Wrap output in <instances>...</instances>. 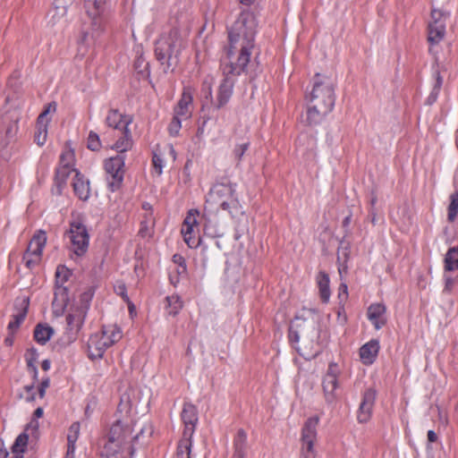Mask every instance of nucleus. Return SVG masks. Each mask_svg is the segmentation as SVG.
<instances>
[{"label": "nucleus", "mask_w": 458, "mask_h": 458, "mask_svg": "<svg viewBox=\"0 0 458 458\" xmlns=\"http://www.w3.org/2000/svg\"><path fill=\"white\" fill-rule=\"evenodd\" d=\"M432 21L428 24V40L431 45L438 44L445 35V20L441 11L433 9Z\"/></svg>", "instance_id": "2eb2a0df"}, {"label": "nucleus", "mask_w": 458, "mask_h": 458, "mask_svg": "<svg viewBox=\"0 0 458 458\" xmlns=\"http://www.w3.org/2000/svg\"><path fill=\"white\" fill-rule=\"evenodd\" d=\"M191 437H183L177 447L178 458H191Z\"/></svg>", "instance_id": "ea45409f"}, {"label": "nucleus", "mask_w": 458, "mask_h": 458, "mask_svg": "<svg viewBox=\"0 0 458 458\" xmlns=\"http://www.w3.org/2000/svg\"><path fill=\"white\" fill-rule=\"evenodd\" d=\"M458 213V192H454L450 196V204L448 206L447 219L454 222Z\"/></svg>", "instance_id": "37998d69"}, {"label": "nucleus", "mask_w": 458, "mask_h": 458, "mask_svg": "<svg viewBox=\"0 0 458 458\" xmlns=\"http://www.w3.org/2000/svg\"><path fill=\"white\" fill-rule=\"evenodd\" d=\"M55 276L56 282L52 307L54 315L56 317H61L64 315L65 308L69 302L68 288L64 285V283L67 280V276L64 274V276L61 277V271L59 268H57Z\"/></svg>", "instance_id": "ddd939ff"}, {"label": "nucleus", "mask_w": 458, "mask_h": 458, "mask_svg": "<svg viewBox=\"0 0 458 458\" xmlns=\"http://www.w3.org/2000/svg\"><path fill=\"white\" fill-rule=\"evenodd\" d=\"M329 276L326 272L320 271L317 276V284L319 289L320 298L327 302L330 298Z\"/></svg>", "instance_id": "473e14b6"}, {"label": "nucleus", "mask_w": 458, "mask_h": 458, "mask_svg": "<svg viewBox=\"0 0 458 458\" xmlns=\"http://www.w3.org/2000/svg\"><path fill=\"white\" fill-rule=\"evenodd\" d=\"M78 172L76 169L72 168L69 165H60L55 174V185L58 191V193H61L62 188L66 184V180L71 174V173Z\"/></svg>", "instance_id": "72a5a7b5"}, {"label": "nucleus", "mask_w": 458, "mask_h": 458, "mask_svg": "<svg viewBox=\"0 0 458 458\" xmlns=\"http://www.w3.org/2000/svg\"><path fill=\"white\" fill-rule=\"evenodd\" d=\"M186 45L185 38L176 28L172 29L167 34H162L156 41L155 55L165 72L174 71Z\"/></svg>", "instance_id": "20e7f679"}, {"label": "nucleus", "mask_w": 458, "mask_h": 458, "mask_svg": "<svg viewBox=\"0 0 458 458\" xmlns=\"http://www.w3.org/2000/svg\"><path fill=\"white\" fill-rule=\"evenodd\" d=\"M87 146L88 148L92 151H98L101 148V141L99 139L98 134H97L94 131H89L88 140H87Z\"/></svg>", "instance_id": "c03bdc74"}, {"label": "nucleus", "mask_w": 458, "mask_h": 458, "mask_svg": "<svg viewBox=\"0 0 458 458\" xmlns=\"http://www.w3.org/2000/svg\"><path fill=\"white\" fill-rule=\"evenodd\" d=\"M29 441V436L26 432L20 434L12 446V452L24 454Z\"/></svg>", "instance_id": "79ce46f5"}, {"label": "nucleus", "mask_w": 458, "mask_h": 458, "mask_svg": "<svg viewBox=\"0 0 458 458\" xmlns=\"http://www.w3.org/2000/svg\"><path fill=\"white\" fill-rule=\"evenodd\" d=\"M80 428L79 422H73L69 428L67 435V451H70V453H75L76 442L80 436Z\"/></svg>", "instance_id": "f704fd0d"}, {"label": "nucleus", "mask_w": 458, "mask_h": 458, "mask_svg": "<svg viewBox=\"0 0 458 458\" xmlns=\"http://www.w3.org/2000/svg\"><path fill=\"white\" fill-rule=\"evenodd\" d=\"M166 301V310L168 315L176 316L182 309L183 303L181 297L177 294H173L165 298Z\"/></svg>", "instance_id": "c9c22d12"}, {"label": "nucleus", "mask_w": 458, "mask_h": 458, "mask_svg": "<svg viewBox=\"0 0 458 458\" xmlns=\"http://www.w3.org/2000/svg\"><path fill=\"white\" fill-rule=\"evenodd\" d=\"M206 207L209 211H227L232 217L243 214L235 195V188L230 182L216 183L207 196Z\"/></svg>", "instance_id": "423d86ee"}, {"label": "nucleus", "mask_w": 458, "mask_h": 458, "mask_svg": "<svg viewBox=\"0 0 458 458\" xmlns=\"http://www.w3.org/2000/svg\"><path fill=\"white\" fill-rule=\"evenodd\" d=\"M377 392L373 388H368L362 394L359 406L357 420L360 423H366L369 420L375 404Z\"/></svg>", "instance_id": "dca6fc26"}, {"label": "nucleus", "mask_w": 458, "mask_h": 458, "mask_svg": "<svg viewBox=\"0 0 458 458\" xmlns=\"http://www.w3.org/2000/svg\"><path fill=\"white\" fill-rule=\"evenodd\" d=\"M192 93L190 88H185L177 106L174 107V116L187 120L192 114Z\"/></svg>", "instance_id": "a211bd4d"}, {"label": "nucleus", "mask_w": 458, "mask_h": 458, "mask_svg": "<svg viewBox=\"0 0 458 458\" xmlns=\"http://www.w3.org/2000/svg\"><path fill=\"white\" fill-rule=\"evenodd\" d=\"M257 20L253 13L242 11L228 31L229 44L255 47Z\"/></svg>", "instance_id": "0eeeda50"}, {"label": "nucleus", "mask_w": 458, "mask_h": 458, "mask_svg": "<svg viewBox=\"0 0 458 458\" xmlns=\"http://www.w3.org/2000/svg\"><path fill=\"white\" fill-rule=\"evenodd\" d=\"M173 261L174 263L177 264L181 270H179V273H183L186 271V262L184 258L180 254H174L173 256Z\"/></svg>", "instance_id": "6e6d98bb"}, {"label": "nucleus", "mask_w": 458, "mask_h": 458, "mask_svg": "<svg viewBox=\"0 0 458 458\" xmlns=\"http://www.w3.org/2000/svg\"><path fill=\"white\" fill-rule=\"evenodd\" d=\"M106 0H85V9L90 20L91 30H84L80 44L88 43L89 39H97L103 30V13L106 10Z\"/></svg>", "instance_id": "6e6552de"}, {"label": "nucleus", "mask_w": 458, "mask_h": 458, "mask_svg": "<svg viewBox=\"0 0 458 458\" xmlns=\"http://www.w3.org/2000/svg\"><path fill=\"white\" fill-rule=\"evenodd\" d=\"M50 360H44L42 362H41V368L43 370L45 371H47L49 369H50Z\"/></svg>", "instance_id": "680f3d73"}, {"label": "nucleus", "mask_w": 458, "mask_h": 458, "mask_svg": "<svg viewBox=\"0 0 458 458\" xmlns=\"http://www.w3.org/2000/svg\"><path fill=\"white\" fill-rule=\"evenodd\" d=\"M181 418L184 425L183 437H192L199 420L197 408L191 403H184Z\"/></svg>", "instance_id": "f3484780"}, {"label": "nucleus", "mask_w": 458, "mask_h": 458, "mask_svg": "<svg viewBox=\"0 0 458 458\" xmlns=\"http://www.w3.org/2000/svg\"><path fill=\"white\" fill-rule=\"evenodd\" d=\"M202 226L204 234L210 238H220L225 232L218 223V217L216 211L207 210L205 206L204 213L199 216L197 209H191L188 212L182 229L183 240L190 248H197L201 243V239L195 238L193 229L196 225Z\"/></svg>", "instance_id": "7ed1b4c3"}, {"label": "nucleus", "mask_w": 458, "mask_h": 458, "mask_svg": "<svg viewBox=\"0 0 458 458\" xmlns=\"http://www.w3.org/2000/svg\"><path fill=\"white\" fill-rule=\"evenodd\" d=\"M249 146H250L249 142H244V143L238 144V145L235 146V148L233 149V156H234V158L238 162H240L242 160V158L244 156L246 150L249 148Z\"/></svg>", "instance_id": "603ef678"}, {"label": "nucleus", "mask_w": 458, "mask_h": 458, "mask_svg": "<svg viewBox=\"0 0 458 458\" xmlns=\"http://www.w3.org/2000/svg\"><path fill=\"white\" fill-rule=\"evenodd\" d=\"M316 146L314 138L306 134H302L298 139L297 151L302 156H307L308 158L313 156V151Z\"/></svg>", "instance_id": "c756f323"}, {"label": "nucleus", "mask_w": 458, "mask_h": 458, "mask_svg": "<svg viewBox=\"0 0 458 458\" xmlns=\"http://www.w3.org/2000/svg\"><path fill=\"white\" fill-rule=\"evenodd\" d=\"M47 242V235L44 231H38L34 234L30 242H29L26 252L32 255L41 257L42 250Z\"/></svg>", "instance_id": "a878e982"}, {"label": "nucleus", "mask_w": 458, "mask_h": 458, "mask_svg": "<svg viewBox=\"0 0 458 458\" xmlns=\"http://www.w3.org/2000/svg\"><path fill=\"white\" fill-rule=\"evenodd\" d=\"M318 329L314 321H308L296 317L289 328V340L292 344L299 343L301 337L314 343L318 339Z\"/></svg>", "instance_id": "1a4fd4ad"}, {"label": "nucleus", "mask_w": 458, "mask_h": 458, "mask_svg": "<svg viewBox=\"0 0 458 458\" xmlns=\"http://www.w3.org/2000/svg\"><path fill=\"white\" fill-rule=\"evenodd\" d=\"M93 295L94 293L91 289L83 292L81 293L79 301L72 306L81 312H84V314L87 315Z\"/></svg>", "instance_id": "e433bc0d"}, {"label": "nucleus", "mask_w": 458, "mask_h": 458, "mask_svg": "<svg viewBox=\"0 0 458 458\" xmlns=\"http://www.w3.org/2000/svg\"><path fill=\"white\" fill-rule=\"evenodd\" d=\"M24 389L28 394V395L25 397L26 402H33L35 400V394L33 393L34 384L25 386Z\"/></svg>", "instance_id": "13d9d810"}, {"label": "nucleus", "mask_w": 458, "mask_h": 458, "mask_svg": "<svg viewBox=\"0 0 458 458\" xmlns=\"http://www.w3.org/2000/svg\"><path fill=\"white\" fill-rule=\"evenodd\" d=\"M125 156L117 154L105 162L107 186L111 191L120 189L124 176Z\"/></svg>", "instance_id": "9d476101"}, {"label": "nucleus", "mask_w": 458, "mask_h": 458, "mask_svg": "<svg viewBox=\"0 0 458 458\" xmlns=\"http://www.w3.org/2000/svg\"><path fill=\"white\" fill-rule=\"evenodd\" d=\"M318 416L309 418L301 430V444H314L317 440Z\"/></svg>", "instance_id": "412c9836"}, {"label": "nucleus", "mask_w": 458, "mask_h": 458, "mask_svg": "<svg viewBox=\"0 0 458 458\" xmlns=\"http://www.w3.org/2000/svg\"><path fill=\"white\" fill-rule=\"evenodd\" d=\"M43 409L41 407H38L35 410L33 413V419L30 420V422L27 425L26 431L31 430L37 431L39 426V423L38 421V419L41 418L43 416Z\"/></svg>", "instance_id": "a18cd8bd"}, {"label": "nucleus", "mask_w": 458, "mask_h": 458, "mask_svg": "<svg viewBox=\"0 0 458 458\" xmlns=\"http://www.w3.org/2000/svg\"><path fill=\"white\" fill-rule=\"evenodd\" d=\"M49 385H50V379L48 377L42 379V381L39 385V387H38V395L40 398H43L45 396L46 390L49 386Z\"/></svg>", "instance_id": "4d7b16f0"}, {"label": "nucleus", "mask_w": 458, "mask_h": 458, "mask_svg": "<svg viewBox=\"0 0 458 458\" xmlns=\"http://www.w3.org/2000/svg\"><path fill=\"white\" fill-rule=\"evenodd\" d=\"M73 162V153L71 151L64 152L60 157V165L72 166Z\"/></svg>", "instance_id": "864d4df0"}, {"label": "nucleus", "mask_w": 458, "mask_h": 458, "mask_svg": "<svg viewBox=\"0 0 458 458\" xmlns=\"http://www.w3.org/2000/svg\"><path fill=\"white\" fill-rule=\"evenodd\" d=\"M234 452L233 458H245L248 450L247 434L243 429H239L233 440Z\"/></svg>", "instance_id": "bb28decb"}, {"label": "nucleus", "mask_w": 458, "mask_h": 458, "mask_svg": "<svg viewBox=\"0 0 458 458\" xmlns=\"http://www.w3.org/2000/svg\"><path fill=\"white\" fill-rule=\"evenodd\" d=\"M55 110H56V104L55 102L49 103L46 106L45 110L38 115L37 121H39V123L43 122V123H48L49 120L47 118V115L49 113H55Z\"/></svg>", "instance_id": "3c124183"}, {"label": "nucleus", "mask_w": 458, "mask_h": 458, "mask_svg": "<svg viewBox=\"0 0 458 458\" xmlns=\"http://www.w3.org/2000/svg\"><path fill=\"white\" fill-rule=\"evenodd\" d=\"M98 335L107 347H111L122 338V331L116 325L103 326L100 332L95 333Z\"/></svg>", "instance_id": "5701e85b"}, {"label": "nucleus", "mask_w": 458, "mask_h": 458, "mask_svg": "<svg viewBox=\"0 0 458 458\" xmlns=\"http://www.w3.org/2000/svg\"><path fill=\"white\" fill-rule=\"evenodd\" d=\"M154 225L155 221H141L139 234L143 238L151 236Z\"/></svg>", "instance_id": "49530a36"}, {"label": "nucleus", "mask_w": 458, "mask_h": 458, "mask_svg": "<svg viewBox=\"0 0 458 458\" xmlns=\"http://www.w3.org/2000/svg\"><path fill=\"white\" fill-rule=\"evenodd\" d=\"M133 425L129 419L117 420L114 422L106 435V441L101 450V456L105 458H118V454L129 445L131 441L138 439L142 429L132 436Z\"/></svg>", "instance_id": "39448f33"}, {"label": "nucleus", "mask_w": 458, "mask_h": 458, "mask_svg": "<svg viewBox=\"0 0 458 458\" xmlns=\"http://www.w3.org/2000/svg\"><path fill=\"white\" fill-rule=\"evenodd\" d=\"M453 284H454V280L451 277H446L445 289L447 291H450Z\"/></svg>", "instance_id": "e2e57ef3"}, {"label": "nucleus", "mask_w": 458, "mask_h": 458, "mask_svg": "<svg viewBox=\"0 0 458 458\" xmlns=\"http://www.w3.org/2000/svg\"><path fill=\"white\" fill-rule=\"evenodd\" d=\"M307 122L317 125L333 110L335 102V82L327 77L315 76L312 90L306 96Z\"/></svg>", "instance_id": "f03ea898"}, {"label": "nucleus", "mask_w": 458, "mask_h": 458, "mask_svg": "<svg viewBox=\"0 0 458 458\" xmlns=\"http://www.w3.org/2000/svg\"><path fill=\"white\" fill-rule=\"evenodd\" d=\"M131 122L132 119H127V121H125L124 131H123V136L121 137L114 145V148L117 150L118 154H123L125 156V152L132 146L131 132L128 128Z\"/></svg>", "instance_id": "cd10ccee"}, {"label": "nucleus", "mask_w": 458, "mask_h": 458, "mask_svg": "<svg viewBox=\"0 0 458 458\" xmlns=\"http://www.w3.org/2000/svg\"><path fill=\"white\" fill-rule=\"evenodd\" d=\"M68 236L71 242V249L77 256L86 253L89 247V235L86 226L80 221H72L70 224Z\"/></svg>", "instance_id": "9b49d317"}, {"label": "nucleus", "mask_w": 458, "mask_h": 458, "mask_svg": "<svg viewBox=\"0 0 458 458\" xmlns=\"http://www.w3.org/2000/svg\"><path fill=\"white\" fill-rule=\"evenodd\" d=\"M182 120L183 119L174 115V117L168 126V131L171 136L175 137L179 134L180 129L182 128Z\"/></svg>", "instance_id": "de8ad7c7"}, {"label": "nucleus", "mask_w": 458, "mask_h": 458, "mask_svg": "<svg viewBox=\"0 0 458 458\" xmlns=\"http://www.w3.org/2000/svg\"><path fill=\"white\" fill-rule=\"evenodd\" d=\"M47 123H39V121H37V131L35 132L34 140L38 146H43L47 140Z\"/></svg>", "instance_id": "a19ab883"}, {"label": "nucleus", "mask_w": 458, "mask_h": 458, "mask_svg": "<svg viewBox=\"0 0 458 458\" xmlns=\"http://www.w3.org/2000/svg\"><path fill=\"white\" fill-rule=\"evenodd\" d=\"M53 335L54 329L47 324L39 323L34 328V339L38 344L41 345L46 344Z\"/></svg>", "instance_id": "7c9ffc66"}, {"label": "nucleus", "mask_w": 458, "mask_h": 458, "mask_svg": "<svg viewBox=\"0 0 458 458\" xmlns=\"http://www.w3.org/2000/svg\"><path fill=\"white\" fill-rule=\"evenodd\" d=\"M37 358H38L37 350L34 348L30 349V353L26 357L27 367L28 368L36 367L35 362L37 360Z\"/></svg>", "instance_id": "5fc2aeb1"}, {"label": "nucleus", "mask_w": 458, "mask_h": 458, "mask_svg": "<svg viewBox=\"0 0 458 458\" xmlns=\"http://www.w3.org/2000/svg\"><path fill=\"white\" fill-rule=\"evenodd\" d=\"M153 164H154V166L156 169H158V174H161L162 173V168H163V165H164V162H163V159L155 155L153 157Z\"/></svg>", "instance_id": "bf43d9fd"}, {"label": "nucleus", "mask_w": 458, "mask_h": 458, "mask_svg": "<svg viewBox=\"0 0 458 458\" xmlns=\"http://www.w3.org/2000/svg\"><path fill=\"white\" fill-rule=\"evenodd\" d=\"M9 453L6 449L0 447V458H8Z\"/></svg>", "instance_id": "338daca9"}, {"label": "nucleus", "mask_w": 458, "mask_h": 458, "mask_svg": "<svg viewBox=\"0 0 458 458\" xmlns=\"http://www.w3.org/2000/svg\"><path fill=\"white\" fill-rule=\"evenodd\" d=\"M445 269L454 271L458 269V248H450L445 257Z\"/></svg>", "instance_id": "4c0bfd02"}, {"label": "nucleus", "mask_w": 458, "mask_h": 458, "mask_svg": "<svg viewBox=\"0 0 458 458\" xmlns=\"http://www.w3.org/2000/svg\"><path fill=\"white\" fill-rule=\"evenodd\" d=\"M379 343L372 339L363 344L360 349V357L364 364H372L378 353Z\"/></svg>", "instance_id": "393cba45"}, {"label": "nucleus", "mask_w": 458, "mask_h": 458, "mask_svg": "<svg viewBox=\"0 0 458 458\" xmlns=\"http://www.w3.org/2000/svg\"><path fill=\"white\" fill-rule=\"evenodd\" d=\"M427 437H428V440L431 443H434L437 440V436L434 430H428Z\"/></svg>", "instance_id": "052dcab7"}, {"label": "nucleus", "mask_w": 458, "mask_h": 458, "mask_svg": "<svg viewBox=\"0 0 458 458\" xmlns=\"http://www.w3.org/2000/svg\"><path fill=\"white\" fill-rule=\"evenodd\" d=\"M107 348L101 337L93 334L88 342V356L91 360L101 359Z\"/></svg>", "instance_id": "4be33fe9"}, {"label": "nucleus", "mask_w": 458, "mask_h": 458, "mask_svg": "<svg viewBox=\"0 0 458 458\" xmlns=\"http://www.w3.org/2000/svg\"><path fill=\"white\" fill-rule=\"evenodd\" d=\"M433 76L435 77V84L433 86V89H432L429 96L427 98L426 102L428 105H432L433 103H435L437 101V97L440 92V89L443 84V78L440 75L439 71H437V70L434 71Z\"/></svg>", "instance_id": "58836bf2"}, {"label": "nucleus", "mask_w": 458, "mask_h": 458, "mask_svg": "<svg viewBox=\"0 0 458 458\" xmlns=\"http://www.w3.org/2000/svg\"><path fill=\"white\" fill-rule=\"evenodd\" d=\"M4 344L7 345V346H12L13 344V337L12 335H9L7 336L5 339H4Z\"/></svg>", "instance_id": "774afa93"}, {"label": "nucleus", "mask_w": 458, "mask_h": 458, "mask_svg": "<svg viewBox=\"0 0 458 458\" xmlns=\"http://www.w3.org/2000/svg\"><path fill=\"white\" fill-rule=\"evenodd\" d=\"M28 370L33 374V378L37 380L38 378V369L37 367L28 368Z\"/></svg>", "instance_id": "69168bd1"}, {"label": "nucleus", "mask_w": 458, "mask_h": 458, "mask_svg": "<svg viewBox=\"0 0 458 458\" xmlns=\"http://www.w3.org/2000/svg\"><path fill=\"white\" fill-rule=\"evenodd\" d=\"M86 316L87 315L84 314V312H81L76 308L72 306L66 317L67 329L69 332L72 335H76L81 328Z\"/></svg>", "instance_id": "b1692460"}, {"label": "nucleus", "mask_w": 458, "mask_h": 458, "mask_svg": "<svg viewBox=\"0 0 458 458\" xmlns=\"http://www.w3.org/2000/svg\"><path fill=\"white\" fill-rule=\"evenodd\" d=\"M339 373L340 369L338 365L336 363L332 362L328 365L327 373L323 377L322 387L324 397L326 403L329 405L334 404L338 398L336 390L339 387Z\"/></svg>", "instance_id": "f8f14e48"}, {"label": "nucleus", "mask_w": 458, "mask_h": 458, "mask_svg": "<svg viewBox=\"0 0 458 458\" xmlns=\"http://www.w3.org/2000/svg\"><path fill=\"white\" fill-rule=\"evenodd\" d=\"M301 458H316L314 444H301Z\"/></svg>", "instance_id": "09e8293b"}, {"label": "nucleus", "mask_w": 458, "mask_h": 458, "mask_svg": "<svg viewBox=\"0 0 458 458\" xmlns=\"http://www.w3.org/2000/svg\"><path fill=\"white\" fill-rule=\"evenodd\" d=\"M72 187L75 195L81 200H87L90 195L89 181L80 172H75Z\"/></svg>", "instance_id": "aec40b11"}, {"label": "nucleus", "mask_w": 458, "mask_h": 458, "mask_svg": "<svg viewBox=\"0 0 458 458\" xmlns=\"http://www.w3.org/2000/svg\"><path fill=\"white\" fill-rule=\"evenodd\" d=\"M28 305L29 300L23 299L21 301V310L18 313L13 315V318L8 324V330L11 334H13L24 320L28 311Z\"/></svg>", "instance_id": "2f4dec72"}, {"label": "nucleus", "mask_w": 458, "mask_h": 458, "mask_svg": "<svg viewBox=\"0 0 458 458\" xmlns=\"http://www.w3.org/2000/svg\"><path fill=\"white\" fill-rule=\"evenodd\" d=\"M253 49L250 47L229 44L226 55L221 61L223 79L217 88L215 100H213L211 83L208 81L203 82L206 98L212 101L214 108L221 109L228 104L238 76L246 74L250 79L256 76V73L251 71L254 66V63L250 61Z\"/></svg>", "instance_id": "f257e3e1"}, {"label": "nucleus", "mask_w": 458, "mask_h": 458, "mask_svg": "<svg viewBox=\"0 0 458 458\" xmlns=\"http://www.w3.org/2000/svg\"><path fill=\"white\" fill-rule=\"evenodd\" d=\"M127 119L132 118L123 115L117 109H110L106 118V123L114 129L124 131V123Z\"/></svg>", "instance_id": "c85d7f7f"}, {"label": "nucleus", "mask_w": 458, "mask_h": 458, "mask_svg": "<svg viewBox=\"0 0 458 458\" xmlns=\"http://www.w3.org/2000/svg\"><path fill=\"white\" fill-rule=\"evenodd\" d=\"M40 258L41 257H39V256L32 255V254H29V253L25 252L22 259H23L25 266L28 268L31 269L37 264H38V262L40 261Z\"/></svg>", "instance_id": "8fccbe9b"}, {"label": "nucleus", "mask_w": 458, "mask_h": 458, "mask_svg": "<svg viewBox=\"0 0 458 458\" xmlns=\"http://www.w3.org/2000/svg\"><path fill=\"white\" fill-rule=\"evenodd\" d=\"M142 208L146 211V212H152V206L148 203V202H144L142 204Z\"/></svg>", "instance_id": "0e129e2a"}, {"label": "nucleus", "mask_w": 458, "mask_h": 458, "mask_svg": "<svg viewBox=\"0 0 458 458\" xmlns=\"http://www.w3.org/2000/svg\"><path fill=\"white\" fill-rule=\"evenodd\" d=\"M21 119V111L19 108L8 109L2 114V124L4 137L1 141V146L5 148L10 142L14 140L18 131V123Z\"/></svg>", "instance_id": "4468645a"}, {"label": "nucleus", "mask_w": 458, "mask_h": 458, "mask_svg": "<svg viewBox=\"0 0 458 458\" xmlns=\"http://www.w3.org/2000/svg\"><path fill=\"white\" fill-rule=\"evenodd\" d=\"M386 308L382 303H373L368 309V318L374 327L378 330L382 328L387 321Z\"/></svg>", "instance_id": "6ab92c4d"}]
</instances>
